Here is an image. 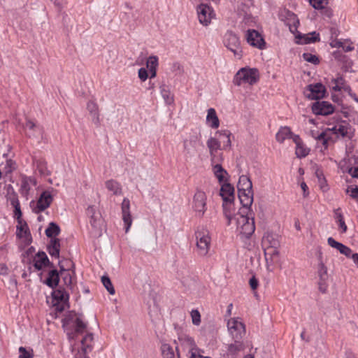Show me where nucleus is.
<instances>
[{
    "label": "nucleus",
    "instance_id": "nucleus-30",
    "mask_svg": "<svg viewBox=\"0 0 358 358\" xmlns=\"http://www.w3.org/2000/svg\"><path fill=\"white\" fill-rule=\"evenodd\" d=\"M94 336L92 333H87L81 340V350L84 353L85 358L86 355L91 352L93 349Z\"/></svg>",
    "mask_w": 358,
    "mask_h": 358
},
{
    "label": "nucleus",
    "instance_id": "nucleus-32",
    "mask_svg": "<svg viewBox=\"0 0 358 358\" xmlns=\"http://www.w3.org/2000/svg\"><path fill=\"white\" fill-rule=\"evenodd\" d=\"M87 109L92 117V122L99 127L100 125L99 111L98 105L92 101H88Z\"/></svg>",
    "mask_w": 358,
    "mask_h": 358
},
{
    "label": "nucleus",
    "instance_id": "nucleus-34",
    "mask_svg": "<svg viewBox=\"0 0 358 358\" xmlns=\"http://www.w3.org/2000/svg\"><path fill=\"white\" fill-rule=\"evenodd\" d=\"M247 210H240V211L234 215V219L236 222L237 230L240 229L241 227H243L250 220L251 217L248 215Z\"/></svg>",
    "mask_w": 358,
    "mask_h": 358
},
{
    "label": "nucleus",
    "instance_id": "nucleus-47",
    "mask_svg": "<svg viewBox=\"0 0 358 358\" xmlns=\"http://www.w3.org/2000/svg\"><path fill=\"white\" fill-rule=\"evenodd\" d=\"M303 59L308 62L313 64H318L320 63L319 57L315 55L308 52H305L302 55Z\"/></svg>",
    "mask_w": 358,
    "mask_h": 358
},
{
    "label": "nucleus",
    "instance_id": "nucleus-51",
    "mask_svg": "<svg viewBox=\"0 0 358 358\" xmlns=\"http://www.w3.org/2000/svg\"><path fill=\"white\" fill-rule=\"evenodd\" d=\"M19 358H32L34 357L33 350H27L24 347L19 348Z\"/></svg>",
    "mask_w": 358,
    "mask_h": 358
},
{
    "label": "nucleus",
    "instance_id": "nucleus-2",
    "mask_svg": "<svg viewBox=\"0 0 358 358\" xmlns=\"http://www.w3.org/2000/svg\"><path fill=\"white\" fill-rule=\"evenodd\" d=\"M60 227L55 222H50L45 229V235L51 238L50 243L47 245V250L52 257L59 258L60 251V240L56 238L60 234Z\"/></svg>",
    "mask_w": 358,
    "mask_h": 358
},
{
    "label": "nucleus",
    "instance_id": "nucleus-39",
    "mask_svg": "<svg viewBox=\"0 0 358 358\" xmlns=\"http://www.w3.org/2000/svg\"><path fill=\"white\" fill-rule=\"evenodd\" d=\"M233 206V202H223V213L225 217L227 219V225L231 224V220L234 217V213L231 211V208Z\"/></svg>",
    "mask_w": 358,
    "mask_h": 358
},
{
    "label": "nucleus",
    "instance_id": "nucleus-17",
    "mask_svg": "<svg viewBox=\"0 0 358 358\" xmlns=\"http://www.w3.org/2000/svg\"><path fill=\"white\" fill-rule=\"evenodd\" d=\"M198 17L201 24L207 26L213 17V10L206 4H201L197 8Z\"/></svg>",
    "mask_w": 358,
    "mask_h": 358
},
{
    "label": "nucleus",
    "instance_id": "nucleus-28",
    "mask_svg": "<svg viewBox=\"0 0 358 358\" xmlns=\"http://www.w3.org/2000/svg\"><path fill=\"white\" fill-rule=\"evenodd\" d=\"M294 142L296 144L295 154L298 158H303L309 154L310 150L306 147L299 135L294 136Z\"/></svg>",
    "mask_w": 358,
    "mask_h": 358
},
{
    "label": "nucleus",
    "instance_id": "nucleus-9",
    "mask_svg": "<svg viewBox=\"0 0 358 358\" xmlns=\"http://www.w3.org/2000/svg\"><path fill=\"white\" fill-rule=\"evenodd\" d=\"M337 129V123L331 128H327L317 135H315L313 131H311L312 136L317 141H321L324 148L327 150L330 144H334L336 139L331 136L332 134H336Z\"/></svg>",
    "mask_w": 358,
    "mask_h": 358
},
{
    "label": "nucleus",
    "instance_id": "nucleus-20",
    "mask_svg": "<svg viewBox=\"0 0 358 358\" xmlns=\"http://www.w3.org/2000/svg\"><path fill=\"white\" fill-rule=\"evenodd\" d=\"M34 266L37 271H41L43 267H54L52 262H50L47 255L44 252H38L34 259Z\"/></svg>",
    "mask_w": 358,
    "mask_h": 358
},
{
    "label": "nucleus",
    "instance_id": "nucleus-45",
    "mask_svg": "<svg viewBox=\"0 0 358 358\" xmlns=\"http://www.w3.org/2000/svg\"><path fill=\"white\" fill-rule=\"evenodd\" d=\"M220 135V137L226 138V141H224V144L223 145L224 149L226 148L231 147V140H230V136L231 132L228 130H222L219 131L217 132Z\"/></svg>",
    "mask_w": 358,
    "mask_h": 358
},
{
    "label": "nucleus",
    "instance_id": "nucleus-29",
    "mask_svg": "<svg viewBox=\"0 0 358 358\" xmlns=\"http://www.w3.org/2000/svg\"><path fill=\"white\" fill-rule=\"evenodd\" d=\"M217 162L213 164L211 163L212 170L218 182L222 183L227 181L226 176H228V173L220 163Z\"/></svg>",
    "mask_w": 358,
    "mask_h": 358
},
{
    "label": "nucleus",
    "instance_id": "nucleus-21",
    "mask_svg": "<svg viewBox=\"0 0 358 358\" xmlns=\"http://www.w3.org/2000/svg\"><path fill=\"white\" fill-rule=\"evenodd\" d=\"M296 32L297 34H296L295 37L297 41L296 43L299 44H309L320 41V34L316 31H313L307 34H302L298 31Z\"/></svg>",
    "mask_w": 358,
    "mask_h": 358
},
{
    "label": "nucleus",
    "instance_id": "nucleus-25",
    "mask_svg": "<svg viewBox=\"0 0 358 358\" xmlns=\"http://www.w3.org/2000/svg\"><path fill=\"white\" fill-rule=\"evenodd\" d=\"M294 134L289 127H280L275 135V139L279 143H283L286 139H292L294 141Z\"/></svg>",
    "mask_w": 358,
    "mask_h": 358
},
{
    "label": "nucleus",
    "instance_id": "nucleus-57",
    "mask_svg": "<svg viewBox=\"0 0 358 358\" xmlns=\"http://www.w3.org/2000/svg\"><path fill=\"white\" fill-rule=\"evenodd\" d=\"M197 351H199V350L195 348V346L192 348L190 350L191 356L189 358H211L210 357H204L200 354H197Z\"/></svg>",
    "mask_w": 358,
    "mask_h": 358
},
{
    "label": "nucleus",
    "instance_id": "nucleus-15",
    "mask_svg": "<svg viewBox=\"0 0 358 358\" xmlns=\"http://www.w3.org/2000/svg\"><path fill=\"white\" fill-rule=\"evenodd\" d=\"M312 110L317 115H328L334 113V107L328 101H316L312 106Z\"/></svg>",
    "mask_w": 358,
    "mask_h": 358
},
{
    "label": "nucleus",
    "instance_id": "nucleus-19",
    "mask_svg": "<svg viewBox=\"0 0 358 358\" xmlns=\"http://www.w3.org/2000/svg\"><path fill=\"white\" fill-rule=\"evenodd\" d=\"M130 201L127 198H124L122 203V220L125 226V232L127 233L132 224V218L130 213Z\"/></svg>",
    "mask_w": 358,
    "mask_h": 358
},
{
    "label": "nucleus",
    "instance_id": "nucleus-55",
    "mask_svg": "<svg viewBox=\"0 0 358 358\" xmlns=\"http://www.w3.org/2000/svg\"><path fill=\"white\" fill-rule=\"evenodd\" d=\"M162 92V94L164 97V99H165L166 102L169 104H171L173 102V96L170 94L169 92H167L164 90H162L161 91Z\"/></svg>",
    "mask_w": 358,
    "mask_h": 358
},
{
    "label": "nucleus",
    "instance_id": "nucleus-53",
    "mask_svg": "<svg viewBox=\"0 0 358 358\" xmlns=\"http://www.w3.org/2000/svg\"><path fill=\"white\" fill-rule=\"evenodd\" d=\"M240 340L235 341V343H231L228 346V351L231 354H236L241 350V343H239Z\"/></svg>",
    "mask_w": 358,
    "mask_h": 358
},
{
    "label": "nucleus",
    "instance_id": "nucleus-36",
    "mask_svg": "<svg viewBox=\"0 0 358 358\" xmlns=\"http://www.w3.org/2000/svg\"><path fill=\"white\" fill-rule=\"evenodd\" d=\"M161 351L163 358H180L179 352L175 351L169 344L163 343L161 346Z\"/></svg>",
    "mask_w": 358,
    "mask_h": 358
},
{
    "label": "nucleus",
    "instance_id": "nucleus-52",
    "mask_svg": "<svg viewBox=\"0 0 358 358\" xmlns=\"http://www.w3.org/2000/svg\"><path fill=\"white\" fill-rule=\"evenodd\" d=\"M30 189V186L27 178H24L21 182L20 192L23 195H27Z\"/></svg>",
    "mask_w": 358,
    "mask_h": 358
},
{
    "label": "nucleus",
    "instance_id": "nucleus-37",
    "mask_svg": "<svg viewBox=\"0 0 358 358\" xmlns=\"http://www.w3.org/2000/svg\"><path fill=\"white\" fill-rule=\"evenodd\" d=\"M206 120L210 123V126L213 129L218 128L220 125V121L216 114V111L214 108H209L208 110V114Z\"/></svg>",
    "mask_w": 358,
    "mask_h": 358
},
{
    "label": "nucleus",
    "instance_id": "nucleus-43",
    "mask_svg": "<svg viewBox=\"0 0 358 358\" xmlns=\"http://www.w3.org/2000/svg\"><path fill=\"white\" fill-rule=\"evenodd\" d=\"M101 282H102L103 286L105 287V288L110 293V294H115V289H114L113 284L111 282V280L108 276L103 275L101 277Z\"/></svg>",
    "mask_w": 358,
    "mask_h": 358
},
{
    "label": "nucleus",
    "instance_id": "nucleus-35",
    "mask_svg": "<svg viewBox=\"0 0 358 358\" xmlns=\"http://www.w3.org/2000/svg\"><path fill=\"white\" fill-rule=\"evenodd\" d=\"M255 225L254 217H251L250 220L247 222L245 225L241 227L239 231L240 234L245 238H249L255 231Z\"/></svg>",
    "mask_w": 358,
    "mask_h": 358
},
{
    "label": "nucleus",
    "instance_id": "nucleus-11",
    "mask_svg": "<svg viewBox=\"0 0 358 358\" xmlns=\"http://www.w3.org/2000/svg\"><path fill=\"white\" fill-rule=\"evenodd\" d=\"M336 137L334 138L336 140L339 138L351 140L354 136V131L352 126L345 120L337 122V129H336Z\"/></svg>",
    "mask_w": 358,
    "mask_h": 358
},
{
    "label": "nucleus",
    "instance_id": "nucleus-49",
    "mask_svg": "<svg viewBox=\"0 0 358 358\" xmlns=\"http://www.w3.org/2000/svg\"><path fill=\"white\" fill-rule=\"evenodd\" d=\"M158 66V58L156 56H150L147 60L146 66L150 70L157 69Z\"/></svg>",
    "mask_w": 358,
    "mask_h": 358
},
{
    "label": "nucleus",
    "instance_id": "nucleus-3",
    "mask_svg": "<svg viewBox=\"0 0 358 358\" xmlns=\"http://www.w3.org/2000/svg\"><path fill=\"white\" fill-rule=\"evenodd\" d=\"M196 249L198 255L206 257L208 254L211 245L210 232L206 228L198 229L195 233Z\"/></svg>",
    "mask_w": 358,
    "mask_h": 358
},
{
    "label": "nucleus",
    "instance_id": "nucleus-18",
    "mask_svg": "<svg viewBox=\"0 0 358 358\" xmlns=\"http://www.w3.org/2000/svg\"><path fill=\"white\" fill-rule=\"evenodd\" d=\"M52 201V196L50 192H43L38 200L34 209L36 213H39L48 208Z\"/></svg>",
    "mask_w": 358,
    "mask_h": 358
},
{
    "label": "nucleus",
    "instance_id": "nucleus-38",
    "mask_svg": "<svg viewBox=\"0 0 358 358\" xmlns=\"http://www.w3.org/2000/svg\"><path fill=\"white\" fill-rule=\"evenodd\" d=\"M36 169L41 175L44 176H50L51 172L48 169L47 162L45 159H40L34 161Z\"/></svg>",
    "mask_w": 358,
    "mask_h": 358
},
{
    "label": "nucleus",
    "instance_id": "nucleus-5",
    "mask_svg": "<svg viewBox=\"0 0 358 358\" xmlns=\"http://www.w3.org/2000/svg\"><path fill=\"white\" fill-rule=\"evenodd\" d=\"M59 278H62L64 285L66 287L67 289H72V273H73L74 272L73 271H70V269L74 267L73 262L68 259L59 261Z\"/></svg>",
    "mask_w": 358,
    "mask_h": 358
},
{
    "label": "nucleus",
    "instance_id": "nucleus-7",
    "mask_svg": "<svg viewBox=\"0 0 358 358\" xmlns=\"http://www.w3.org/2000/svg\"><path fill=\"white\" fill-rule=\"evenodd\" d=\"M223 43L224 46L231 51L234 56L238 59L242 57V49L239 38L231 31H228L224 36Z\"/></svg>",
    "mask_w": 358,
    "mask_h": 358
},
{
    "label": "nucleus",
    "instance_id": "nucleus-4",
    "mask_svg": "<svg viewBox=\"0 0 358 358\" xmlns=\"http://www.w3.org/2000/svg\"><path fill=\"white\" fill-rule=\"evenodd\" d=\"M259 80V72L257 69H241L235 75L234 84L240 86L243 83L254 85Z\"/></svg>",
    "mask_w": 358,
    "mask_h": 358
},
{
    "label": "nucleus",
    "instance_id": "nucleus-42",
    "mask_svg": "<svg viewBox=\"0 0 358 358\" xmlns=\"http://www.w3.org/2000/svg\"><path fill=\"white\" fill-rule=\"evenodd\" d=\"M103 220L101 219V216L99 213H97L94 215V217H90V223L91 226L96 230H101V224H102Z\"/></svg>",
    "mask_w": 358,
    "mask_h": 358
},
{
    "label": "nucleus",
    "instance_id": "nucleus-44",
    "mask_svg": "<svg viewBox=\"0 0 358 358\" xmlns=\"http://www.w3.org/2000/svg\"><path fill=\"white\" fill-rule=\"evenodd\" d=\"M19 225L17 226V235L22 236V233L26 236L27 235H30V232L29 230V227L25 221L22 220L21 223H18Z\"/></svg>",
    "mask_w": 358,
    "mask_h": 358
},
{
    "label": "nucleus",
    "instance_id": "nucleus-26",
    "mask_svg": "<svg viewBox=\"0 0 358 358\" xmlns=\"http://www.w3.org/2000/svg\"><path fill=\"white\" fill-rule=\"evenodd\" d=\"M327 243L331 248H336L337 250H338L341 254L345 255L346 257H350L352 251L349 247L336 241L332 237L328 238Z\"/></svg>",
    "mask_w": 358,
    "mask_h": 358
},
{
    "label": "nucleus",
    "instance_id": "nucleus-1",
    "mask_svg": "<svg viewBox=\"0 0 358 358\" xmlns=\"http://www.w3.org/2000/svg\"><path fill=\"white\" fill-rule=\"evenodd\" d=\"M77 315H64L62 319V327L69 339H73L77 334H83L87 327V324Z\"/></svg>",
    "mask_w": 358,
    "mask_h": 358
},
{
    "label": "nucleus",
    "instance_id": "nucleus-56",
    "mask_svg": "<svg viewBox=\"0 0 358 358\" xmlns=\"http://www.w3.org/2000/svg\"><path fill=\"white\" fill-rule=\"evenodd\" d=\"M15 162L11 159L6 160V171L7 173H10L13 170L15 169Z\"/></svg>",
    "mask_w": 358,
    "mask_h": 358
},
{
    "label": "nucleus",
    "instance_id": "nucleus-13",
    "mask_svg": "<svg viewBox=\"0 0 358 358\" xmlns=\"http://www.w3.org/2000/svg\"><path fill=\"white\" fill-rule=\"evenodd\" d=\"M320 262L318 264L317 268V274L319 276V289L321 292L325 293L327 289V281L328 280V273H327V268L323 263L322 260V255L319 257Z\"/></svg>",
    "mask_w": 358,
    "mask_h": 358
},
{
    "label": "nucleus",
    "instance_id": "nucleus-63",
    "mask_svg": "<svg viewBox=\"0 0 358 358\" xmlns=\"http://www.w3.org/2000/svg\"><path fill=\"white\" fill-rule=\"evenodd\" d=\"M86 213H87V215L90 217H92V218L94 217L95 215L97 214L96 213L95 208L93 206H88V208H87Z\"/></svg>",
    "mask_w": 358,
    "mask_h": 358
},
{
    "label": "nucleus",
    "instance_id": "nucleus-10",
    "mask_svg": "<svg viewBox=\"0 0 358 358\" xmlns=\"http://www.w3.org/2000/svg\"><path fill=\"white\" fill-rule=\"evenodd\" d=\"M206 195L201 190H197L193 198V208L199 217H203L206 210Z\"/></svg>",
    "mask_w": 358,
    "mask_h": 358
},
{
    "label": "nucleus",
    "instance_id": "nucleus-22",
    "mask_svg": "<svg viewBox=\"0 0 358 358\" xmlns=\"http://www.w3.org/2000/svg\"><path fill=\"white\" fill-rule=\"evenodd\" d=\"M220 195L223 202H233L234 201V187L230 183L224 182L220 188Z\"/></svg>",
    "mask_w": 358,
    "mask_h": 358
},
{
    "label": "nucleus",
    "instance_id": "nucleus-12",
    "mask_svg": "<svg viewBox=\"0 0 358 358\" xmlns=\"http://www.w3.org/2000/svg\"><path fill=\"white\" fill-rule=\"evenodd\" d=\"M325 87L321 83L310 84L306 88V97L311 100L320 99L324 97Z\"/></svg>",
    "mask_w": 358,
    "mask_h": 358
},
{
    "label": "nucleus",
    "instance_id": "nucleus-46",
    "mask_svg": "<svg viewBox=\"0 0 358 358\" xmlns=\"http://www.w3.org/2000/svg\"><path fill=\"white\" fill-rule=\"evenodd\" d=\"M331 81L335 84V86L332 87V90L336 92L341 91L342 90L343 86L345 85V80L341 76H339L337 78H333Z\"/></svg>",
    "mask_w": 358,
    "mask_h": 358
},
{
    "label": "nucleus",
    "instance_id": "nucleus-60",
    "mask_svg": "<svg viewBox=\"0 0 358 358\" xmlns=\"http://www.w3.org/2000/svg\"><path fill=\"white\" fill-rule=\"evenodd\" d=\"M249 285L252 290H255L258 285L259 282L258 280L255 278V275H253L249 280Z\"/></svg>",
    "mask_w": 358,
    "mask_h": 358
},
{
    "label": "nucleus",
    "instance_id": "nucleus-8",
    "mask_svg": "<svg viewBox=\"0 0 358 358\" xmlns=\"http://www.w3.org/2000/svg\"><path fill=\"white\" fill-rule=\"evenodd\" d=\"M227 328L233 339L236 341L241 340L245 334V325L240 318H231L228 320Z\"/></svg>",
    "mask_w": 358,
    "mask_h": 358
},
{
    "label": "nucleus",
    "instance_id": "nucleus-61",
    "mask_svg": "<svg viewBox=\"0 0 358 358\" xmlns=\"http://www.w3.org/2000/svg\"><path fill=\"white\" fill-rule=\"evenodd\" d=\"M341 48L345 52H350L354 50V46L352 45L351 43H349L348 41H346L345 42L343 43Z\"/></svg>",
    "mask_w": 358,
    "mask_h": 358
},
{
    "label": "nucleus",
    "instance_id": "nucleus-50",
    "mask_svg": "<svg viewBox=\"0 0 358 358\" xmlns=\"http://www.w3.org/2000/svg\"><path fill=\"white\" fill-rule=\"evenodd\" d=\"M317 176L318 178L320 189L324 192H327L329 190V187H328V185L327 183V181L324 178L323 174L322 173H317Z\"/></svg>",
    "mask_w": 358,
    "mask_h": 358
},
{
    "label": "nucleus",
    "instance_id": "nucleus-62",
    "mask_svg": "<svg viewBox=\"0 0 358 358\" xmlns=\"http://www.w3.org/2000/svg\"><path fill=\"white\" fill-rule=\"evenodd\" d=\"M347 192H350V196L358 201V187L351 188L350 190L348 189Z\"/></svg>",
    "mask_w": 358,
    "mask_h": 358
},
{
    "label": "nucleus",
    "instance_id": "nucleus-6",
    "mask_svg": "<svg viewBox=\"0 0 358 358\" xmlns=\"http://www.w3.org/2000/svg\"><path fill=\"white\" fill-rule=\"evenodd\" d=\"M52 306L56 312L64 310L69 301V294L65 288L59 286L52 293Z\"/></svg>",
    "mask_w": 358,
    "mask_h": 358
},
{
    "label": "nucleus",
    "instance_id": "nucleus-40",
    "mask_svg": "<svg viewBox=\"0 0 358 358\" xmlns=\"http://www.w3.org/2000/svg\"><path fill=\"white\" fill-rule=\"evenodd\" d=\"M106 187L109 191L113 192L114 194H121L120 185L117 181L114 180H109L106 181Z\"/></svg>",
    "mask_w": 358,
    "mask_h": 358
},
{
    "label": "nucleus",
    "instance_id": "nucleus-24",
    "mask_svg": "<svg viewBox=\"0 0 358 358\" xmlns=\"http://www.w3.org/2000/svg\"><path fill=\"white\" fill-rule=\"evenodd\" d=\"M207 146L209 149L211 163L213 164L216 162H219L216 152L220 149V141L215 138L210 137L207 141Z\"/></svg>",
    "mask_w": 358,
    "mask_h": 358
},
{
    "label": "nucleus",
    "instance_id": "nucleus-59",
    "mask_svg": "<svg viewBox=\"0 0 358 358\" xmlns=\"http://www.w3.org/2000/svg\"><path fill=\"white\" fill-rule=\"evenodd\" d=\"M24 127L29 129V130H34L35 129L38 128V126L31 120L27 118Z\"/></svg>",
    "mask_w": 358,
    "mask_h": 358
},
{
    "label": "nucleus",
    "instance_id": "nucleus-23",
    "mask_svg": "<svg viewBox=\"0 0 358 358\" xmlns=\"http://www.w3.org/2000/svg\"><path fill=\"white\" fill-rule=\"evenodd\" d=\"M238 196L243 208L241 210L250 211V206L253 203V191L238 192Z\"/></svg>",
    "mask_w": 358,
    "mask_h": 358
},
{
    "label": "nucleus",
    "instance_id": "nucleus-14",
    "mask_svg": "<svg viewBox=\"0 0 358 358\" xmlns=\"http://www.w3.org/2000/svg\"><path fill=\"white\" fill-rule=\"evenodd\" d=\"M247 42L252 46L262 50L265 47V41L262 35L255 29H248L246 35Z\"/></svg>",
    "mask_w": 358,
    "mask_h": 358
},
{
    "label": "nucleus",
    "instance_id": "nucleus-54",
    "mask_svg": "<svg viewBox=\"0 0 358 358\" xmlns=\"http://www.w3.org/2000/svg\"><path fill=\"white\" fill-rule=\"evenodd\" d=\"M14 208V217L17 219L18 223H21L22 220V211L20 209V204H17L13 206Z\"/></svg>",
    "mask_w": 358,
    "mask_h": 358
},
{
    "label": "nucleus",
    "instance_id": "nucleus-31",
    "mask_svg": "<svg viewBox=\"0 0 358 358\" xmlns=\"http://www.w3.org/2000/svg\"><path fill=\"white\" fill-rule=\"evenodd\" d=\"M59 279V272L56 269H52L48 272V278L43 282L49 287L54 289L58 286Z\"/></svg>",
    "mask_w": 358,
    "mask_h": 358
},
{
    "label": "nucleus",
    "instance_id": "nucleus-33",
    "mask_svg": "<svg viewBox=\"0 0 358 358\" xmlns=\"http://www.w3.org/2000/svg\"><path fill=\"white\" fill-rule=\"evenodd\" d=\"M238 192H248L252 191V183L250 179L245 175H242L239 177V180L237 184Z\"/></svg>",
    "mask_w": 358,
    "mask_h": 358
},
{
    "label": "nucleus",
    "instance_id": "nucleus-64",
    "mask_svg": "<svg viewBox=\"0 0 358 358\" xmlns=\"http://www.w3.org/2000/svg\"><path fill=\"white\" fill-rule=\"evenodd\" d=\"M322 14L325 16V17H327L329 18H330L332 15H333V12L331 10V9L330 8H326L324 6V8H322Z\"/></svg>",
    "mask_w": 358,
    "mask_h": 358
},
{
    "label": "nucleus",
    "instance_id": "nucleus-27",
    "mask_svg": "<svg viewBox=\"0 0 358 358\" xmlns=\"http://www.w3.org/2000/svg\"><path fill=\"white\" fill-rule=\"evenodd\" d=\"M263 241L264 243H266V242H268L269 243L270 248H268V250H271V255L278 257V251L276 248L277 245H278V241L274 239L273 238V236L267 235L266 236L264 237ZM264 254H265L266 261L268 264V255L270 254L269 251H265Z\"/></svg>",
    "mask_w": 358,
    "mask_h": 358
},
{
    "label": "nucleus",
    "instance_id": "nucleus-48",
    "mask_svg": "<svg viewBox=\"0 0 358 358\" xmlns=\"http://www.w3.org/2000/svg\"><path fill=\"white\" fill-rule=\"evenodd\" d=\"M310 4L315 9H322L327 4L328 0H309Z\"/></svg>",
    "mask_w": 358,
    "mask_h": 358
},
{
    "label": "nucleus",
    "instance_id": "nucleus-16",
    "mask_svg": "<svg viewBox=\"0 0 358 358\" xmlns=\"http://www.w3.org/2000/svg\"><path fill=\"white\" fill-rule=\"evenodd\" d=\"M282 20L289 27V31L295 34L299 24V20L297 15L289 10H285L281 14Z\"/></svg>",
    "mask_w": 358,
    "mask_h": 358
},
{
    "label": "nucleus",
    "instance_id": "nucleus-41",
    "mask_svg": "<svg viewBox=\"0 0 358 358\" xmlns=\"http://www.w3.org/2000/svg\"><path fill=\"white\" fill-rule=\"evenodd\" d=\"M7 199L10 201L12 206L20 203L18 196L11 186L8 187L7 191Z\"/></svg>",
    "mask_w": 358,
    "mask_h": 358
},
{
    "label": "nucleus",
    "instance_id": "nucleus-58",
    "mask_svg": "<svg viewBox=\"0 0 358 358\" xmlns=\"http://www.w3.org/2000/svg\"><path fill=\"white\" fill-rule=\"evenodd\" d=\"M138 77L142 81H145L147 80L148 77V73L145 68H141L138 70Z\"/></svg>",
    "mask_w": 358,
    "mask_h": 358
}]
</instances>
